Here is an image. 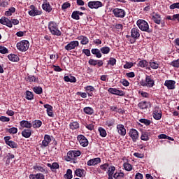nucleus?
<instances>
[{
  "label": "nucleus",
  "mask_w": 179,
  "mask_h": 179,
  "mask_svg": "<svg viewBox=\"0 0 179 179\" xmlns=\"http://www.w3.org/2000/svg\"><path fill=\"white\" fill-rule=\"evenodd\" d=\"M136 24L141 31H145L146 33H152L153 30L149 28V24L145 20H137Z\"/></svg>",
  "instance_id": "f257e3e1"
},
{
  "label": "nucleus",
  "mask_w": 179,
  "mask_h": 179,
  "mask_svg": "<svg viewBox=\"0 0 179 179\" xmlns=\"http://www.w3.org/2000/svg\"><path fill=\"white\" fill-rule=\"evenodd\" d=\"M48 29H49L51 34H52V36H59L62 34V32H61L59 31V29H58V24H57V22H55L54 21H51L50 22H49Z\"/></svg>",
  "instance_id": "f03ea898"
},
{
  "label": "nucleus",
  "mask_w": 179,
  "mask_h": 179,
  "mask_svg": "<svg viewBox=\"0 0 179 179\" xmlns=\"http://www.w3.org/2000/svg\"><path fill=\"white\" fill-rule=\"evenodd\" d=\"M82 155L80 150H70L67 152V156L65 157L66 162L74 161L76 157H79Z\"/></svg>",
  "instance_id": "7ed1b4c3"
},
{
  "label": "nucleus",
  "mask_w": 179,
  "mask_h": 179,
  "mask_svg": "<svg viewBox=\"0 0 179 179\" xmlns=\"http://www.w3.org/2000/svg\"><path fill=\"white\" fill-rule=\"evenodd\" d=\"M141 86L143 87H153L155 86V80L152 78V76H146L145 80H142L140 82Z\"/></svg>",
  "instance_id": "20e7f679"
},
{
  "label": "nucleus",
  "mask_w": 179,
  "mask_h": 179,
  "mask_svg": "<svg viewBox=\"0 0 179 179\" xmlns=\"http://www.w3.org/2000/svg\"><path fill=\"white\" fill-rule=\"evenodd\" d=\"M30 45V43L27 40H23L17 43V48L19 51L22 52H24L29 50V47Z\"/></svg>",
  "instance_id": "39448f33"
},
{
  "label": "nucleus",
  "mask_w": 179,
  "mask_h": 179,
  "mask_svg": "<svg viewBox=\"0 0 179 179\" xmlns=\"http://www.w3.org/2000/svg\"><path fill=\"white\" fill-rule=\"evenodd\" d=\"M112 12L115 17H119L120 19H123V17H125V15H127V13L122 8H114Z\"/></svg>",
  "instance_id": "423d86ee"
},
{
  "label": "nucleus",
  "mask_w": 179,
  "mask_h": 179,
  "mask_svg": "<svg viewBox=\"0 0 179 179\" xmlns=\"http://www.w3.org/2000/svg\"><path fill=\"white\" fill-rule=\"evenodd\" d=\"M87 6L90 9H99V8H102L103 3L99 1H89L87 3Z\"/></svg>",
  "instance_id": "0eeeda50"
},
{
  "label": "nucleus",
  "mask_w": 179,
  "mask_h": 179,
  "mask_svg": "<svg viewBox=\"0 0 179 179\" xmlns=\"http://www.w3.org/2000/svg\"><path fill=\"white\" fill-rule=\"evenodd\" d=\"M29 8L31 9L28 13L29 16H32V17H34V16H38L43 13V11L38 10L34 5H31L29 6Z\"/></svg>",
  "instance_id": "6e6552de"
},
{
  "label": "nucleus",
  "mask_w": 179,
  "mask_h": 179,
  "mask_svg": "<svg viewBox=\"0 0 179 179\" xmlns=\"http://www.w3.org/2000/svg\"><path fill=\"white\" fill-rule=\"evenodd\" d=\"M77 140L78 141L80 145L83 148H86L89 145V140L85 137L84 135L80 134L77 136Z\"/></svg>",
  "instance_id": "1a4fd4ad"
},
{
  "label": "nucleus",
  "mask_w": 179,
  "mask_h": 179,
  "mask_svg": "<svg viewBox=\"0 0 179 179\" xmlns=\"http://www.w3.org/2000/svg\"><path fill=\"white\" fill-rule=\"evenodd\" d=\"M129 136L131 138L133 142H136L139 139V133L135 129H131L129 132Z\"/></svg>",
  "instance_id": "9d476101"
},
{
  "label": "nucleus",
  "mask_w": 179,
  "mask_h": 179,
  "mask_svg": "<svg viewBox=\"0 0 179 179\" xmlns=\"http://www.w3.org/2000/svg\"><path fill=\"white\" fill-rule=\"evenodd\" d=\"M52 139H54V137H51V136L45 134L44 136V139L42 141L41 148H47V146L51 143Z\"/></svg>",
  "instance_id": "9b49d317"
},
{
  "label": "nucleus",
  "mask_w": 179,
  "mask_h": 179,
  "mask_svg": "<svg viewBox=\"0 0 179 179\" xmlns=\"http://www.w3.org/2000/svg\"><path fill=\"white\" fill-rule=\"evenodd\" d=\"M76 47H79V41H71L69 43H68L64 47V49H66V51H71V50H75V48H76Z\"/></svg>",
  "instance_id": "f8f14e48"
},
{
  "label": "nucleus",
  "mask_w": 179,
  "mask_h": 179,
  "mask_svg": "<svg viewBox=\"0 0 179 179\" xmlns=\"http://www.w3.org/2000/svg\"><path fill=\"white\" fill-rule=\"evenodd\" d=\"M131 37L134 40L139 39V37H141V30L138 27L132 28L131 30Z\"/></svg>",
  "instance_id": "ddd939ff"
},
{
  "label": "nucleus",
  "mask_w": 179,
  "mask_h": 179,
  "mask_svg": "<svg viewBox=\"0 0 179 179\" xmlns=\"http://www.w3.org/2000/svg\"><path fill=\"white\" fill-rule=\"evenodd\" d=\"M116 129L117 131V134H119L120 136H125L127 135V129H125V126H124V124H117L116 126Z\"/></svg>",
  "instance_id": "4468645a"
},
{
  "label": "nucleus",
  "mask_w": 179,
  "mask_h": 179,
  "mask_svg": "<svg viewBox=\"0 0 179 179\" xmlns=\"http://www.w3.org/2000/svg\"><path fill=\"white\" fill-rule=\"evenodd\" d=\"M164 86H166L169 90H174L176 89V80H166L164 83Z\"/></svg>",
  "instance_id": "2eb2a0df"
},
{
  "label": "nucleus",
  "mask_w": 179,
  "mask_h": 179,
  "mask_svg": "<svg viewBox=\"0 0 179 179\" xmlns=\"http://www.w3.org/2000/svg\"><path fill=\"white\" fill-rule=\"evenodd\" d=\"M0 23L1 24L7 26V27H9L10 29H12V27H13V24H12V21H10V20H9L8 18H6V17H2L0 19Z\"/></svg>",
  "instance_id": "dca6fc26"
},
{
  "label": "nucleus",
  "mask_w": 179,
  "mask_h": 179,
  "mask_svg": "<svg viewBox=\"0 0 179 179\" xmlns=\"http://www.w3.org/2000/svg\"><path fill=\"white\" fill-rule=\"evenodd\" d=\"M42 9L45 10V12H48L50 13L52 10V6L48 0H43V3L42 4Z\"/></svg>",
  "instance_id": "f3484780"
},
{
  "label": "nucleus",
  "mask_w": 179,
  "mask_h": 179,
  "mask_svg": "<svg viewBox=\"0 0 179 179\" xmlns=\"http://www.w3.org/2000/svg\"><path fill=\"white\" fill-rule=\"evenodd\" d=\"M88 64L90 65H92V66H96L97 65L98 68H101V66H103L104 65V62H103V60H96L94 59H90L88 61Z\"/></svg>",
  "instance_id": "a211bd4d"
},
{
  "label": "nucleus",
  "mask_w": 179,
  "mask_h": 179,
  "mask_svg": "<svg viewBox=\"0 0 179 179\" xmlns=\"http://www.w3.org/2000/svg\"><path fill=\"white\" fill-rule=\"evenodd\" d=\"M108 92L115 96H125V92H124V91L117 90V88L110 87L108 90Z\"/></svg>",
  "instance_id": "6ab92c4d"
},
{
  "label": "nucleus",
  "mask_w": 179,
  "mask_h": 179,
  "mask_svg": "<svg viewBox=\"0 0 179 179\" xmlns=\"http://www.w3.org/2000/svg\"><path fill=\"white\" fill-rule=\"evenodd\" d=\"M138 107L140 108V110H148L149 107H151L150 102L142 101L138 103Z\"/></svg>",
  "instance_id": "aec40b11"
},
{
  "label": "nucleus",
  "mask_w": 179,
  "mask_h": 179,
  "mask_svg": "<svg viewBox=\"0 0 179 179\" xmlns=\"http://www.w3.org/2000/svg\"><path fill=\"white\" fill-rule=\"evenodd\" d=\"M33 169L36 171H40L41 173H47V171L44 168V165L41 164H36L33 166Z\"/></svg>",
  "instance_id": "412c9836"
},
{
  "label": "nucleus",
  "mask_w": 179,
  "mask_h": 179,
  "mask_svg": "<svg viewBox=\"0 0 179 179\" xmlns=\"http://www.w3.org/2000/svg\"><path fill=\"white\" fill-rule=\"evenodd\" d=\"M153 14L154 15H152V19L154 23H156V24H160V23H162V16L157 13H153Z\"/></svg>",
  "instance_id": "4be33fe9"
},
{
  "label": "nucleus",
  "mask_w": 179,
  "mask_h": 179,
  "mask_svg": "<svg viewBox=\"0 0 179 179\" xmlns=\"http://www.w3.org/2000/svg\"><path fill=\"white\" fill-rule=\"evenodd\" d=\"M101 162V159L99 157L94 158L90 159L87 164V166H96V164H99V163Z\"/></svg>",
  "instance_id": "5701e85b"
},
{
  "label": "nucleus",
  "mask_w": 179,
  "mask_h": 179,
  "mask_svg": "<svg viewBox=\"0 0 179 179\" xmlns=\"http://www.w3.org/2000/svg\"><path fill=\"white\" fill-rule=\"evenodd\" d=\"M78 40H80V44L83 45H86V44H89V38L87 36L80 35L77 37Z\"/></svg>",
  "instance_id": "b1692460"
},
{
  "label": "nucleus",
  "mask_w": 179,
  "mask_h": 179,
  "mask_svg": "<svg viewBox=\"0 0 179 179\" xmlns=\"http://www.w3.org/2000/svg\"><path fill=\"white\" fill-rule=\"evenodd\" d=\"M69 128L70 129H71V131L79 129L80 128L79 122L72 120L69 124Z\"/></svg>",
  "instance_id": "393cba45"
},
{
  "label": "nucleus",
  "mask_w": 179,
  "mask_h": 179,
  "mask_svg": "<svg viewBox=\"0 0 179 179\" xmlns=\"http://www.w3.org/2000/svg\"><path fill=\"white\" fill-rule=\"evenodd\" d=\"M43 107L47 109V114L49 117H54V113H52V106L50 104H45Z\"/></svg>",
  "instance_id": "a878e982"
},
{
  "label": "nucleus",
  "mask_w": 179,
  "mask_h": 179,
  "mask_svg": "<svg viewBox=\"0 0 179 179\" xmlns=\"http://www.w3.org/2000/svg\"><path fill=\"white\" fill-rule=\"evenodd\" d=\"M75 175L77 177H85L86 176V171H85V169H77L75 171Z\"/></svg>",
  "instance_id": "bb28decb"
},
{
  "label": "nucleus",
  "mask_w": 179,
  "mask_h": 179,
  "mask_svg": "<svg viewBox=\"0 0 179 179\" xmlns=\"http://www.w3.org/2000/svg\"><path fill=\"white\" fill-rule=\"evenodd\" d=\"M20 127H22V128H28V129H30V128H31L32 124L31 123H30V122L27 121V120H22L20 122Z\"/></svg>",
  "instance_id": "cd10ccee"
},
{
  "label": "nucleus",
  "mask_w": 179,
  "mask_h": 179,
  "mask_svg": "<svg viewBox=\"0 0 179 179\" xmlns=\"http://www.w3.org/2000/svg\"><path fill=\"white\" fill-rule=\"evenodd\" d=\"M92 54L93 55H95L96 58H101L102 55H101V51L99 50L98 48H93L91 50Z\"/></svg>",
  "instance_id": "c85d7f7f"
},
{
  "label": "nucleus",
  "mask_w": 179,
  "mask_h": 179,
  "mask_svg": "<svg viewBox=\"0 0 179 179\" xmlns=\"http://www.w3.org/2000/svg\"><path fill=\"white\" fill-rule=\"evenodd\" d=\"M21 134L24 138H30L31 136V130L29 129H24Z\"/></svg>",
  "instance_id": "c756f323"
},
{
  "label": "nucleus",
  "mask_w": 179,
  "mask_h": 179,
  "mask_svg": "<svg viewBox=\"0 0 179 179\" xmlns=\"http://www.w3.org/2000/svg\"><path fill=\"white\" fill-rule=\"evenodd\" d=\"M149 136H150V132L149 131H142L141 139V141H149Z\"/></svg>",
  "instance_id": "7c9ffc66"
},
{
  "label": "nucleus",
  "mask_w": 179,
  "mask_h": 179,
  "mask_svg": "<svg viewBox=\"0 0 179 179\" xmlns=\"http://www.w3.org/2000/svg\"><path fill=\"white\" fill-rule=\"evenodd\" d=\"M83 111L85 114H87L88 115H93L94 114V109L92 107H85L83 108Z\"/></svg>",
  "instance_id": "2f4dec72"
},
{
  "label": "nucleus",
  "mask_w": 179,
  "mask_h": 179,
  "mask_svg": "<svg viewBox=\"0 0 179 179\" xmlns=\"http://www.w3.org/2000/svg\"><path fill=\"white\" fill-rule=\"evenodd\" d=\"M30 179H44L45 176L43 173H36V174H30L29 175Z\"/></svg>",
  "instance_id": "473e14b6"
},
{
  "label": "nucleus",
  "mask_w": 179,
  "mask_h": 179,
  "mask_svg": "<svg viewBox=\"0 0 179 179\" xmlns=\"http://www.w3.org/2000/svg\"><path fill=\"white\" fill-rule=\"evenodd\" d=\"M8 58L9 61H11L12 62H19V57L15 54L8 55Z\"/></svg>",
  "instance_id": "72a5a7b5"
},
{
  "label": "nucleus",
  "mask_w": 179,
  "mask_h": 179,
  "mask_svg": "<svg viewBox=\"0 0 179 179\" xmlns=\"http://www.w3.org/2000/svg\"><path fill=\"white\" fill-rule=\"evenodd\" d=\"M47 166L48 167H50L52 171H54V170H57L59 169V164L57 162H53L52 164L48 163Z\"/></svg>",
  "instance_id": "f704fd0d"
},
{
  "label": "nucleus",
  "mask_w": 179,
  "mask_h": 179,
  "mask_svg": "<svg viewBox=\"0 0 179 179\" xmlns=\"http://www.w3.org/2000/svg\"><path fill=\"white\" fill-rule=\"evenodd\" d=\"M64 82H70L71 83H76V78L72 76H71L70 77L68 76H66L64 77Z\"/></svg>",
  "instance_id": "c9c22d12"
},
{
  "label": "nucleus",
  "mask_w": 179,
  "mask_h": 179,
  "mask_svg": "<svg viewBox=\"0 0 179 179\" xmlns=\"http://www.w3.org/2000/svg\"><path fill=\"white\" fill-rule=\"evenodd\" d=\"M32 90L36 93V94H43V87L41 86L33 87Z\"/></svg>",
  "instance_id": "e433bc0d"
},
{
  "label": "nucleus",
  "mask_w": 179,
  "mask_h": 179,
  "mask_svg": "<svg viewBox=\"0 0 179 179\" xmlns=\"http://www.w3.org/2000/svg\"><path fill=\"white\" fill-rule=\"evenodd\" d=\"M6 164L9 166V164H10V160H12V159H15V155L9 152L6 155Z\"/></svg>",
  "instance_id": "4c0bfd02"
},
{
  "label": "nucleus",
  "mask_w": 179,
  "mask_h": 179,
  "mask_svg": "<svg viewBox=\"0 0 179 179\" xmlns=\"http://www.w3.org/2000/svg\"><path fill=\"white\" fill-rule=\"evenodd\" d=\"M149 65L152 69H157L159 68V62H155L154 60H150L149 62Z\"/></svg>",
  "instance_id": "58836bf2"
},
{
  "label": "nucleus",
  "mask_w": 179,
  "mask_h": 179,
  "mask_svg": "<svg viewBox=\"0 0 179 179\" xmlns=\"http://www.w3.org/2000/svg\"><path fill=\"white\" fill-rule=\"evenodd\" d=\"M33 128H40L43 125V122L41 120H34L31 123Z\"/></svg>",
  "instance_id": "ea45409f"
},
{
  "label": "nucleus",
  "mask_w": 179,
  "mask_h": 179,
  "mask_svg": "<svg viewBox=\"0 0 179 179\" xmlns=\"http://www.w3.org/2000/svg\"><path fill=\"white\" fill-rule=\"evenodd\" d=\"M124 177H125V173H124V172H116L115 173L113 174V178L115 179H121L124 178Z\"/></svg>",
  "instance_id": "a19ab883"
},
{
  "label": "nucleus",
  "mask_w": 179,
  "mask_h": 179,
  "mask_svg": "<svg viewBox=\"0 0 179 179\" xmlns=\"http://www.w3.org/2000/svg\"><path fill=\"white\" fill-rule=\"evenodd\" d=\"M27 80L30 83L33 82H38V78L34 76H28L27 78Z\"/></svg>",
  "instance_id": "79ce46f5"
},
{
  "label": "nucleus",
  "mask_w": 179,
  "mask_h": 179,
  "mask_svg": "<svg viewBox=\"0 0 179 179\" xmlns=\"http://www.w3.org/2000/svg\"><path fill=\"white\" fill-rule=\"evenodd\" d=\"M98 131L99 132L100 136L102 138H106V136H107V131L103 127H99Z\"/></svg>",
  "instance_id": "37998d69"
},
{
  "label": "nucleus",
  "mask_w": 179,
  "mask_h": 179,
  "mask_svg": "<svg viewBox=\"0 0 179 179\" xmlns=\"http://www.w3.org/2000/svg\"><path fill=\"white\" fill-rule=\"evenodd\" d=\"M26 99L27 100H33L34 99V94L32 92L26 91Z\"/></svg>",
  "instance_id": "c03bdc74"
},
{
  "label": "nucleus",
  "mask_w": 179,
  "mask_h": 179,
  "mask_svg": "<svg viewBox=\"0 0 179 179\" xmlns=\"http://www.w3.org/2000/svg\"><path fill=\"white\" fill-rule=\"evenodd\" d=\"M100 51L102 54H109L110 49L108 46H104L101 48Z\"/></svg>",
  "instance_id": "a18cd8bd"
},
{
  "label": "nucleus",
  "mask_w": 179,
  "mask_h": 179,
  "mask_svg": "<svg viewBox=\"0 0 179 179\" xmlns=\"http://www.w3.org/2000/svg\"><path fill=\"white\" fill-rule=\"evenodd\" d=\"M139 122L141 124H144V125H146V127H149L152 122L148 119L142 118L139 120Z\"/></svg>",
  "instance_id": "49530a36"
},
{
  "label": "nucleus",
  "mask_w": 179,
  "mask_h": 179,
  "mask_svg": "<svg viewBox=\"0 0 179 179\" xmlns=\"http://www.w3.org/2000/svg\"><path fill=\"white\" fill-rule=\"evenodd\" d=\"M138 66H140L141 68H146V66H148V61L145 59L141 60L138 64Z\"/></svg>",
  "instance_id": "de8ad7c7"
},
{
  "label": "nucleus",
  "mask_w": 179,
  "mask_h": 179,
  "mask_svg": "<svg viewBox=\"0 0 179 179\" xmlns=\"http://www.w3.org/2000/svg\"><path fill=\"white\" fill-rule=\"evenodd\" d=\"M71 17H72V19H74L75 20H80V17L79 16L78 10L73 11L72 13Z\"/></svg>",
  "instance_id": "09e8293b"
},
{
  "label": "nucleus",
  "mask_w": 179,
  "mask_h": 179,
  "mask_svg": "<svg viewBox=\"0 0 179 179\" xmlns=\"http://www.w3.org/2000/svg\"><path fill=\"white\" fill-rule=\"evenodd\" d=\"M123 167L126 171H132V165L129 163H124L123 164Z\"/></svg>",
  "instance_id": "8fccbe9b"
},
{
  "label": "nucleus",
  "mask_w": 179,
  "mask_h": 179,
  "mask_svg": "<svg viewBox=\"0 0 179 179\" xmlns=\"http://www.w3.org/2000/svg\"><path fill=\"white\" fill-rule=\"evenodd\" d=\"M114 171H115V166H112L108 168V171L106 173L108 176H114Z\"/></svg>",
  "instance_id": "3c124183"
},
{
  "label": "nucleus",
  "mask_w": 179,
  "mask_h": 179,
  "mask_svg": "<svg viewBox=\"0 0 179 179\" xmlns=\"http://www.w3.org/2000/svg\"><path fill=\"white\" fill-rule=\"evenodd\" d=\"M73 176H72V171L71 169H67L66 173L64 175V178L72 179Z\"/></svg>",
  "instance_id": "603ef678"
},
{
  "label": "nucleus",
  "mask_w": 179,
  "mask_h": 179,
  "mask_svg": "<svg viewBox=\"0 0 179 179\" xmlns=\"http://www.w3.org/2000/svg\"><path fill=\"white\" fill-rule=\"evenodd\" d=\"M7 145L8 146H10V148H11L12 149H17V143L15 141H11Z\"/></svg>",
  "instance_id": "864d4df0"
},
{
  "label": "nucleus",
  "mask_w": 179,
  "mask_h": 179,
  "mask_svg": "<svg viewBox=\"0 0 179 179\" xmlns=\"http://www.w3.org/2000/svg\"><path fill=\"white\" fill-rule=\"evenodd\" d=\"M0 54H9V50L5 46L0 45Z\"/></svg>",
  "instance_id": "5fc2aeb1"
},
{
  "label": "nucleus",
  "mask_w": 179,
  "mask_h": 179,
  "mask_svg": "<svg viewBox=\"0 0 179 179\" xmlns=\"http://www.w3.org/2000/svg\"><path fill=\"white\" fill-rule=\"evenodd\" d=\"M162 112H159L158 113H152L153 118H155L157 121H159V120L162 119Z\"/></svg>",
  "instance_id": "6e6d98bb"
},
{
  "label": "nucleus",
  "mask_w": 179,
  "mask_h": 179,
  "mask_svg": "<svg viewBox=\"0 0 179 179\" xmlns=\"http://www.w3.org/2000/svg\"><path fill=\"white\" fill-rule=\"evenodd\" d=\"M7 132H9V134H13L15 135V134H17V128L16 127H12L10 129H6Z\"/></svg>",
  "instance_id": "4d7b16f0"
},
{
  "label": "nucleus",
  "mask_w": 179,
  "mask_h": 179,
  "mask_svg": "<svg viewBox=\"0 0 179 179\" xmlns=\"http://www.w3.org/2000/svg\"><path fill=\"white\" fill-rule=\"evenodd\" d=\"M115 64H117V59H115V58L110 57L108 61V65H111L112 66H114Z\"/></svg>",
  "instance_id": "13d9d810"
},
{
  "label": "nucleus",
  "mask_w": 179,
  "mask_h": 179,
  "mask_svg": "<svg viewBox=\"0 0 179 179\" xmlns=\"http://www.w3.org/2000/svg\"><path fill=\"white\" fill-rule=\"evenodd\" d=\"M169 9L174 10V9H179V2L173 3L169 6Z\"/></svg>",
  "instance_id": "bf43d9fd"
},
{
  "label": "nucleus",
  "mask_w": 179,
  "mask_h": 179,
  "mask_svg": "<svg viewBox=\"0 0 179 179\" xmlns=\"http://www.w3.org/2000/svg\"><path fill=\"white\" fill-rule=\"evenodd\" d=\"M171 65L173 68H179V59L172 61Z\"/></svg>",
  "instance_id": "052dcab7"
},
{
  "label": "nucleus",
  "mask_w": 179,
  "mask_h": 179,
  "mask_svg": "<svg viewBox=\"0 0 179 179\" xmlns=\"http://www.w3.org/2000/svg\"><path fill=\"white\" fill-rule=\"evenodd\" d=\"M115 124V119H110L108 121H106V124L108 127H113Z\"/></svg>",
  "instance_id": "680f3d73"
},
{
  "label": "nucleus",
  "mask_w": 179,
  "mask_h": 179,
  "mask_svg": "<svg viewBox=\"0 0 179 179\" xmlns=\"http://www.w3.org/2000/svg\"><path fill=\"white\" fill-rule=\"evenodd\" d=\"M110 166V164L108 163H105L100 166V169L103 170V171H106L107 169Z\"/></svg>",
  "instance_id": "e2e57ef3"
},
{
  "label": "nucleus",
  "mask_w": 179,
  "mask_h": 179,
  "mask_svg": "<svg viewBox=\"0 0 179 179\" xmlns=\"http://www.w3.org/2000/svg\"><path fill=\"white\" fill-rule=\"evenodd\" d=\"M68 8H71V3L69 2H65L62 6V9L63 10H65V9H68Z\"/></svg>",
  "instance_id": "0e129e2a"
},
{
  "label": "nucleus",
  "mask_w": 179,
  "mask_h": 179,
  "mask_svg": "<svg viewBox=\"0 0 179 179\" xmlns=\"http://www.w3.org/2000/svg\"><path fill=\"white\" fill-rule=\"evenodd\" d=\"M0 121L1 122H9V121H10V118H9L6 116H1L0 117Z\"/></svg>",
  "instance_id": "69168bd1"
},
{
  "label": "nucleus",
  "mask_w": 179,
  "mask_h": 179,
  "mask_svg": "<svg viewBox=\"0 0 179 179\" xmlns=\"http://www.w3.org/2000/svg\"><path fill=\"white\" fill-rule=\"evenodd\" d=\"M85 127L89 131H93V129H94V124H85Z\"/></svg>",
  "instance_id": "338daca9"
},
{
  "label": "nucleus",
  "mask_w": 179,
  "mask_h": 179,
  "mask_svg": "<svg viewBox=\"0 0 179 179\" xmlns=\"http://www.w3.org/2000/svg\"><path fill=\"white\" fill-rule=\"evenodd\" d=\"M86 92H94L95 89L94 87L92 85H87V87H85Z\"/></svg>",
  "instance_id": "774afa93"
}]
</instances>
